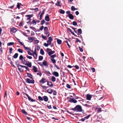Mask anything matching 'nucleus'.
<instances>
[{"label":"nucleus","mask_w":123,"mask_h":123,"mask_svg":"<svg viewBox=\"0 0 123 123\" xmlns=\"http://www.w3.org/2000/svg\"><path fill=\"white\" fill-rule=\"evenodd\" d=\"M22 63L25 65V64H26V61L25 60V59H23L22 60Z\"/></svg>","instance_id":"obj_37"},{"label":"nucleus","mask_w":123,"mask_h":123,"mask_svg":"<svg viewBox=\"0 0 123 123\" xmlns=\"http://www.w3.org/2000/svg\"><path fill=\"white\" fill-rule=\"evenodd\" d=\"M51 60L54 64L56 63V60L52 58L51 59Z\"/></svg>","instance_id":"obj_39"},{"label":"nucleus","mask_w":123,"mask_h":123,"mask_svg":"<svg viewBox=\"0 0 123 123\" xmlns=\"http://www.w3.org/2000/svg\"><path fill=\"white\" fill-rule=\"evenodd\" d=\"M21 111L22 113L25 114V115H26L27 114V112L25 111L23 109Z\"/></svg>","instance_id":"obj_33"},{"label":"nucleus","mask_w":123,"mask_h":123,"mask_svg":"<svg viewBox=\"0 0 123 123\" xmlns=\"http://www.w3.org/2000/svg\"><path fill=\"white\" fill-rule=\"evenodd\" d=\"M41 36L45 40H46L47 39V37H45L43 36V35H42Z\"/></svg>","instance_id":"obj_48"},{"label":"nucleus","mask_w":123,"mask_h":123,"mask_svg":"<svg viewBox=\"0 0 123 123\" xmlns=\"http://www.w3.org/2000/svg\"><path fill=\"white\" fill-rule=\"evenodd\" d=\"M66 87L68 89H70L71 88L70 86L68 84H67L66 85Z\"/></svg>","instance_id":"obj_52"},{"label":"nucleus","mask_w":123,"mask_h":123,"mask_svg":"<svg viewBox=\"0 0 123 123\" xmlns=\"http://www.w3.org/2000/svg\"><path fill=\"white\" fill-rule=\"evenodd\" d=\"M92 95L89 94H87L86 95V99L87 100H90L92 98Z\"/></svg>","instance_id":"obj_7"},{"label":"nucleus","mask_w":123,"mask_h":123,"mask_svg":"<svg viewBox=\"0 0 123 123\" xmlns=\"http://www.w3.org/2000/svg\"><path fill=\"white\" fill-rule=\"evenodd\" d=\"M46 79L43 78L39 81V82L41 84H44L46 82Z\"/></svg>","instance_id":"obj_5"},{"label":"nucleus","mask_w":123,"mask_h":123,"mask_svg":"<svg viewBox=\"0 0 123 123\" xmlns=\"http://www.w3.org/2000/svg\"><path fill=\"white\" fill-rule=\"evenodd\" d=\"M45 73L46 74H49V75H51V74L50 73L49 71H46L45 72Z\"/></svg>","instance_id":"obj_58"},{"label":"nucleus","mask_w":123,"mask_h":123,"mask_svg":"<svg viewBox=\"0 0 123 123\" xmlns=\"http://www.w3.org/2000/svg\"><path fill=\"white\" fill-rule=\"evenodd\" d=\"M18 54L17 53H15L13 57L14 58H16L18 57Z\"/></svg>","instance_id":"obj_32"},{"label":"nucleus","mask_w":123,"mask_h":123,"mask_svg":"<svg viewBox=\"0 0 123 123\" xmlns=\"http://www.w3.org/2000/svg\"><path fill=\"white\" fill-rule=\"evenodd\" d=\"M43 99L44 101L45 102H47L48 100V98L46 96H44L43 97Z\"/></svg>","instance_id":"obj_11"},{"label":"nucleus","mask_w":123,"mask_h":123,"mask_svg":"<svg viewBox=\"0 0 123 123\" xmlns=\"http://www.w3.org/2000/svg\"><path fill=\"white\" fill-rule=\"evenodd\" d=\"M20 5H22L20 3H18L17 5V8L18 9H20Z\"/></svg>","instance_id":"obj_24"},{"label":"nucleus","mask_w":123,"mask_h":123,"mask_svg":"<svg viewBox=\"0 0 123 123\" xmlns=\"http://www.w3.org/2000/svg\"><path fill=\"white\" fill-rule=\"evenodd\" d=\"M32 14L31 15H25V17H28V18H27V20H29L31 19L30 18L31 17H32L33 16Z\"/></svg>","instance_id":"obj_10"},{"label":"nucleus","mask_w":123,"mask_h":123,"mask_svg":"<svg viewBox=\"0 0 123 123\" xmlns=\"http://www.w3.org/2000/svg\"><path fill=\"white\" fill-rule=\"evenodd\" d=\"M68 17L69 18L71 19H73L74 18V16L72 14L68 15Z\"/></svg>","instance_id":"obj_15"},{"label":"nucleus","mask_w":123,"mask_h":123,"mask_svg":"<svg viewBox=\"0 0 123 123\" xmlns=\"http://www.w3.org/2000/svg\"><path fill=\"white\" fill-rule=\"evenodd\" d=\"M32 23L34 24V25H36L37 24L36 21H35L34 20H32Z\"/></svg>","instance_id":"obj_55"},{"label":"nucleus","mask_w":123,"mask_h":123,"mask_svg":"<svg viewBox=\"0 0 123 123\" xmlns=\"http://www.w3.org/2000/svg\"><path fill=\"white\" fill-rule=\"evenodd\" d=\"M40 53L42 55H43L44 54V52L43 50V49H41L40 50Z\"/></svg>","instance_id":"obj_21"},{"label":"nucleus","mask_w":123,"mask_h":123,"mask_svg":"<svg viewBox=\"0 0 123 123\" xmlns=\"http://www.w3.org/2000/svg\"><path fill=\"white\" fill-rule=\"evenodd\" d=\"M43 15L41 13V14L40 15V18H39V19L40 20H41L42 19V17H43Z\"/></svg>","instance_id":"obj_61"},{"label":"nucleus","mask_w":123,"mask_h":123,"mask_svg":"<svg viewBox=\"0 0 123 123\" xmlns=\"http://www.w3.org/2000/svg\"><path fill=\"white\" fill-rule=\"evenodd\" d=\"M73 24L74 25L76 26L77 25V22L75 21H74L73 22Z\"/></svg>","instance_id":"obj_45"},{"label":"nucleus","mask_w":123,"mask_h":123,"mask_svg":"<svg viewBox=\"0 0 123 123\" xmlns=\"http://www.w3.org/2000/svg\"><path fill=\"white\" fill-rule=\"evenodd\" d=\"M45 21L44 20H42L41 22L40 23L41 25H43L45 23Z\"/></svg>","instance_id":"obj_44"},{"label":"nucleus","mask_w":123,"mask_h":123,"mask_svg":"<svg viewBox=\"0 0 123 123\" xmlns=\"http://www.w3.org/2000/svg\"><path fill=\"white\" fill-rule=\"evenodd\" d=\"M53 39L51 37H49L48 38V40L47 41V43L50 45L52 41H53Z\"/></svg>","instance_id":"obj_6"},{"label":"nucleus","mask_w":123,"mask_h":123,"mask_svg":"<svg viewBox=\"0 0 123 123\" xmlns=\"http://www.w3.org/2000/svg\"><path fill=\"white\" fill-rule=\"evenodd\" d=\"M33 69L34 72H37V68L35 66H33Z\"/></svg>","instance_id":"obj_16"},{"label":"nucleus","mask_w":123,"mask_h":123,"mask_svg":"<svg viewBox=\"0 0 123 123\" xmlns=\"http://www.w3.org/2000/svg\"><path fill=\"white\" fill-rule=\"evenodd\" d=\"M84 105L85 106L89 108L91 107V105H88L87 104H86Z\"/></svg>","instance_id":"obj_51"},{"label":"nucleus","mask_w":123,"mask_h":123,"mask_svg":"<svg viewBox=\"0 0 123 123\" xmlns=\"http://www.w3.org/2000/svg\"><path fill=\"white\" fill-rule=\"evenodd\" d=\"M34 41L35 43L36 44L38 43L39 42V41L37 40H35Z\"/></svg>","instance_id":"obj_64"},{"label":"nucleus","mask_w":123,"mask_h":123,"mask_svg":"<svg viewBox=\"0 0 123 123\" xmlns=\"http://www.w3.org/2000/svg\"><path fill=\"white\" fill-rule=\"evenodd\" d=\"M49 86L51 87H52L53 86V85L52 82L50 81H49Z\"/></svg>","instance_id":"obj_41"},{"label":"nucleus","mask_w":123,"mask_h":123,"mask_svg":"<svg viewBox=\"0 0 123 123\" xmlns=\"http://www.w3.org/2000/svg\"><path fill=\"white\" fill-rule=\"evenodd\" d=\"M56 56V55L55 54H54L53 55L51 56V57L53 59L54 57H55Z\"/></svg>","instance_id":"obj_57"},{"label":"nucleus","mask_w":123,"mask_h":123,"mask_svg":"<svg viewBox=\"0 0 123 123\" xmlns=\"http://www.w3.org/2000/svg\"><path fill=\"white\" fill-rule=\"evenodd\" d=\"M20 66L21 67H23V68L24 67V68H25L26 70H28V71H29V69L26 66H22V65H20Z\"/></svg>","instance_id":"obj_19"},{"label":"nucleus","mask_w":123,"mask_h":123,"mask_svg":"<svg viewBox=\"0 0 123 123\" xmlns=\"http://www.w3.org/2000/svg\"><path fill=\"white\" fill-rule=\"evenodd\" d=\"M44 28V26L42 25L40 27L39 29L40 31H42Z\"/></svg>","instance_id":"obj_62"},{"label":"nucleus","mask_w":123,"mask_h":123,"mask_svg":"<svg viewBox=\"0 0 123 123\" xmlns=\"http://www.w3.org/2000/svg\"><path fill=\"white\" fill-rule=\"evenodd\" d=\"M44 33L47 35V37L49 36L50 33L49 32L48 29L47 27H45L44 28Z\"/></svg>","instance_id":"obj_2"},{"label":"nucleus","mask_w":123,"mask_h":123,"mask_svg":"<svg viewBox=\"0 0 123 123\" xmlns=\"http://www.w3.org/2000/svg\"><path fill=\"white\" fill-rule=\"evenodd\" d=\"M52 50L49 48H47L46 49V51L48 53L50 51H51Z\"/></svg>","instance_id":"obj_50"},{"label":"nucleus","mask_w":123,"mask_h":123,"mask_svg":"<svg viewBox=\"0 0 123 123\" xmlns=\"http://www.w3.org/2000/svg\"><path fill=\"white\" fill-rule=\"evenodd\" d=\"M53 94L54 95H56L57 94V92L56 91H53Z\"/></svg>","instance_id":"obj_49"},{"label":"nucleus","mask_w":123,"mask_h":123,"mask_svg":"<svg viewBox=\"0 0 123 123\" xmlns=\"http://www.w3.org/2000/svg\"><path fill=\"white\" fill-rule=\"evenodd\" d=\"M28 55H34V54L31 53L30 51H28Z\"/></svg>","instance_id":"obj_53"},{"label":"nucleus","mask_w":123,"mask_h":123,"mask_svg":"<svg viewBox=\"0 0 123 123\" xmlns=\"http://www.w3.org/2000/svg\"><path fill=\"white\" fill-rule=\"evenodd\" d=\"M26 82L27 83L32 84H34L35 82L34 80H31L29 78L26 79Z\"/></svg>","instance_id":"obj_3"},{"label":"nucleus","mask_w":123,"mask_h":123,"mask_svg":"<svg viewBox=\"0 0 123 123\" xmlns=\"http://www.w3.org/2000/svg\"><path fill=\"white\" fill-rule=\"evenodd\" d=\"M60 13L63 14H64V13H65V12L64 10H62V9H60Z\"/></svg>","instance_id":"obj_26"},{"label":"nucleus","mask_w":123,"mask_h":123,"mask_svg":"<svg viewBox=\"0 0 123 123\" xmlns=\"http://www.w3.org/2000/svg\"><path fill=\"white\" fill-rule=\"evenodd\" d=\"M16 64L17 65V67H19V66H20V65H19V62L17 60L16 61Z\"/></svg>","instance_id":"obj_36"},{"label":"nucleus","mask_w":123,"mask_h":123,"mask_svg":"<svg viewBox=\"0 0 123 123\" xmlns=\"http://www.w3.org/2000/svg\"><path fill=\"white\" fill-rule=\"evenodd\" d=\"M55 4L56 5L58 6H61V5L60 3V1H57V3H56Z\"/></svg>","instance_id":"obj_18"},{"label":"nucleus","mask_w":123,"mask_h":123,"mask_svg":"<svg viewBox=\"0 0 123 123\" xmlns=\"http://www.w3.org/2000/svg\"><path fill=\"white\" fill-rule=\"evenodd\" d=\"M52 74L56 77H58L59 76V74L57 72L54 71L53 72Z\"/></svg>","instance_id":"obj_9"},{"label":"nucleus","mask_w":123,"mask_h":123,"mask_svg":"<svg viewBox=\"0 0 123 123\" xmlns=\"http://www.w3.org/2000/svg\"><path fill=\"white\" fill-rule=\"evenodd\" d=\"M57 43L58 44H61L62 43V41L59 39H57Z\"/></svg>","instance_id":"obj_20"},{"label":"nucleus","mask_w":123,"mask_h":123,"mask_svg":"<svg viewBox=\"0 0 123 123\" xmlns=\"http://www.w3.org/2000/svg\"><path fill=\"white\" fill-rule=\"evenodd\" d=\"M44 45L46 47H48V46L49 45V44L48 43H44Z\"/></svg>","instance_id":"obj_60"},{"label":"nucleus","mask_w":123,"mask_h":123,"mask_svg":"<svg viewBox=\"0 0 123 123\" xmlns=\"http://www.w3.org/2000/svg\"><path fill=\"white\" fill-rule=\"evenodd\" d=\"M76 40L75 41V42H79L80 43L81 42V41L79 40L78 38H76Z\"/></svg>","instance_id":"obj_47"},{"label":"nucleus","mask_w":123,"mask_h":123,"mask_svg":"<svg viewBox=\"0 0 123 123\" xmlns=\"http://www.w3.org/2000/svg\"><path fill=\"white\" fill-rule=\"evenodd\" d=\"M13 50L12 49V48H9V52L10 54L12 53V51Z\"/></svg>","instance_id":"obj_46"},{"label":"nucleus","mask_w":123,"mask_h":123,"mask_svg":"<svg viewBox=\"0 0 123 123\" xmlns=\"http://www.w3.org/2000/svg\"><path fill=\"white\" fill-rule=\"evenodd\" d=\"M53 54L52 50L48 53V54L49 56H51V55Z\"/></svg>","instance_id":"obj_56"},{"label":"nucleus","mask_w":123,"mask_h":123,"mask_svg":"<svg viewBox=\"0 0 123 123\" xmlns=\"http://www.w3.org/2000/svg\"><path fill=\"white\" fill-rule=\"evenodd\" d=\"M72 94L75 99H78L79 98V97H78L76 96V94L74 93H73Z\"/></svg>","instance_id":"obj_31"},{"label":"nucleus","mask_w":123,"mask_h":123,"mask_svg":"<svg viewBox=\"0 0 123 123\" xmlns=\"http://www.w3.org/2000/svg\"><path fill=\"white\" fill-rule=\"evenodd\" d=\"M43 59V57L41 56H39V57L38 60L40 61L42 60Z\"/></svg>","instance_id":"obj_38"},{"label":"nucleus","mask_w":123,"mask_h":123,"mask_svg":"<svg viewBox=\"0 0 123 123\" xmlns=\"http://www.w3.org/2000/svg\"><path fill=\"white\" fill-rule=\"evenodd\" d=\"M23 46V47L25 49V50H27V49L29 50H30L31 51L30 48H29L28 47H25V45H24Z\"/></svg>","instance_id":"obj_27"},{"label":"nucleus","mask_w":123,"mask_h":123,"mask_svg":"<svg viewBox=\"0 0 123 123\" xmlns=\"http://www.w3.org/2000/svg\"><path fill=\"white\" fill-rule=\"evenodd\" d=\"M78 48L80 52H82L83 51V50L82 48H81L80 47H79Z\"/></svg>","instance_id":"obj_63"},{"label":"nucleus","mask_w":123,"mask_h":123,"mask_svg":"<svg viewBox=\"0 0 123 123\" xmlns=\"http://www.w3.org/2000/svg\"><path fill=\"white\" fill-rule=\"evenodd\" d=\"M28 99L29 100L31 101L32 102H33L35 101V100L31 99L30 97L28 98Z\"/></svg>","instance_id":"obj_35"},{"label":"nucleus","mask_w":123,"mask_h":123,"mask_svg":"<svg viewBox=\"0 0 123 123\" xmlns=\"http://www.w3.org/2000/svg\"><path fill=\"white\" fill-rule=\"evenodd\" d=\"M25 65H27L28 67L30 68L32 66L31 63V62H29V63H27V62H26V64H25Z\"/></svg>","instance_id":"obj_12"},{"label":"nucleus","mask_w":123,"mask_h":123,"mask_svg":"<svg viewBox=\"0 0 123 123\" xmlns=\"http://www.w3.org/2000/svg\"><path fill=\"white\" fill-rule=\"evenodd\" d=\"M51 81L53 82H54L56 80V78L54 76H52L51 78Z\"/></svg>","instance_id":"obj_17"},{"label":"nucleus","mask_w":123,"mask_h":123,"mask_svg":"<svg viewBox=\"0 0 123 123\" xmlns=\"http://www.w3.org/2000/svg\"><path fill=\"white\" fill-rule=\"evenodd\" d=\"M38 98L39 99V100L40 101H43V98H42L41 96H39L38 97Z\"/></svg>","instance_id":"obj_40"},{"label":"nucleus","mask_w":123,"mask_h":123,"mask_svg":"<svg viewBox=\"0 0 123 123\" xmlns=\"http://www.w3.org/2000/svg\"><path fill=\"white\" fill-rule=\"evenodd\" d=\"M18 51L20 53H22L23 52V50L20 49H18Z\"/></svg>","instance_id":"obj_43"},{"label":"nucleus","mask_w":123,"mask_h":123,"mask_svg":"<svg viewBox=\"0 0 123 123\" xmlns=\"http://www.w3.org/2000/svg\"><path fill=\"white\" fill-rule=\"evenodd\" d=\"M14 44V43L13 42H11L8 43L7 44V45L8 46H10L11 45H13Z\"/></svg>","instance_id":"obj_30"},{"label":"nucleus","mask_w":123,"mask_h":123,"mask_svg":"<svg viewBox=\"0 0 123 123\" xmlns=\"http://www.w3.org/2000/svg\"><path fill=\"white\" fill-rule=\"evenodd\" d=\"M17 39L18 40V42H19L20 43V44L22 45L23 46L24 45V43L21 42L20 41V40L19 39L17 38Z\"/></svg>","instance_id":"obj_59"},{"label":"nucleus","mask_w":123,"mask_h":123,"mask_svg":"<svg viewBox=\"0 0 123 123\" xmlns=\"http://www.w3.org/2000/svg\"><path fill=\"white\" fill-rule=\"evenodd\" d=\"M91 115L90 114V115H88L87 116L85 117L84 118L85 120L86 119H88L89 118V117L91 116Z\"/></svg>","instance_id":"obj_34"},{"label":"nucleus","mask_w":123,"mask_h":123,"mask_svg":"<svg viewBox=\"0 0 123 123\" xmlns=\"http://www.w3.org/2000/svg\"><path fill=\"white\" fill-rule=\"evenodd\" d=\"M42 64L43 65L45 66H46L47 65V64L45 60L43 61V62Z\"/></svg>","instance_id":"obj_28"},{"label":"nucleus","mask_w":123,"mask_h":123,"mask_svg":"<svg viewBox=\"0 0 123 123\" xmlns=\"http://www.w3.org/2000/svg\"><path fill=\"white\" fill-rule=\"evenodd\" d=\"M78 33H79L80 34L82 33V31L81 29H78Z\"/></svg>","instance_id":"obj_42"},{"label":"nucleus","mask_w":123,"mask_h":123,"mask_svg":"<svg viewBox=\"0 0 123 123\" xmlns=\"http://www.w3.org/2000/svg\"><path fill=\"white\" fill-rule=\"evenodd\" d=\"M27 75L31 79H33L32 75L30 73H27Z\"/></svg>","instance_id":"obj_14"},{"label":"nucleus","mask_w":123,"mask_h":123,"mask_svg":"<svg viewBox=\"0 0 123 123\" xmlns=\"http://www.w3.org/2000/svg\"><path fill=\"white\" fill-rule=\"evenodd\" d=\"M45 20L48 22L50 20V18L49 17V15L47 14H46L45 17Z\"/></svg>","instance_id":"obj_8"},{"label":"nucleus","mask_w":123,"mask_h":123,"mask_svg":"<svg viewBox=\"0 0 123 123\" xmlns=\"http://www.w3.org/2000/svg\"><path fill=\"white\" fill-rule=\"evenodd\" d=\"M75 8L74 7V6H72L71 7V9L72 11H74L75 10Z\"/></svg>","instance_id":"obj_54"},{"label":"nucleus","mask_w":123,"mask_h":123,"mask_svg":"<svg viewBox=\"0 0 123 123\" xmlns=\"http://www.w3.org/2000/svg\"><path fill=\"white\" fill-rule=\"evenodd\" d=\"M53 91L51 89H48L47 91V92H48L50 94L52 93Z\"/></svg>","instance_id":"obj_23"},{"label":"nucleus","mask_w":123,"mask_h":123,"mask_svg":"<svg viewBox=\"0 0 123 123\" xmlns=\"http://www.w3.org/2000/svg\"><path fill=\"white\" fill-rule=\"evenodd\" d=\"M18 69L19 71L21 72H23L24 70L23 68H20L19 66L18 67Z\"/></svg>","instance_id":"obj_29"},{"label":"nucleus","mask_w":123,"mask_h":123,"mask_svg":"<svg viewBox=\"0 0 123 123\" xmlns=\"http://www.w3.org/2000/svg\"><path fill=\"white\" fill-rule=\"evenodd\" d=\"M40 86L43 89L45 90H46L47 88L48 87H47L45 86H43L42 84H41L40 85Z\"/></svg>","instance_id":"obj_22"},{"label":"nucleus","mask_w":123,"mask_h":123,"mask_svg":"<svg viewBox=\"0 0 123 123\" xmlns=\"http://www.w3.org/2000/svg\"><path fill=\"white\" fill-rule=\"evenodd\" d=\"M71 110L74 111H76L77 112H81L82 111V107L79 105H77L74 108H72Z\"/></svg>","instance_id":"obj_1"},{"label":"nucleus","mask_w":123,"mask_h":123,"mask_svg":"<svg viewBox=\"0 0 123 123\" xmlns=\"http://www.w3.org/2000/svg\"><path fill=\"white\" fill-rule=\"evenodd\" d=\"M70 100H69V102L71 103H76L77 102V101L74 99V98H71L68 97Z\"/></svg>","instance_id":"obj_4"},{"label":"nucleus","mask_w":123,"mask_h":123,"mask_svg":"<svg viewBox=\"0 0 123 123\" xmlns=\"http://www.w3.org/2000/svg\"><path fill=\"white\" fill-rule=\"evenodd\" d=\"M11 31L13 33H15L16 31V29L14 28H12L11 29Z\"/></svg>","instance_id":"obj_25"},{"label":"nucleus","mask_w":123,"mask_h":123,"mask_svg":"<svg viewBox=\"0 0 123 123\" xmlns=\"http://www.w3.org/2000/svg\"><path fill=\"white\" fill-rule=\"evenodd\" d=\"M34 39V37H29L28 38V40L30 41V42H32Z\"/></svg>","instance_id":"obj_13"}]
</instances>
